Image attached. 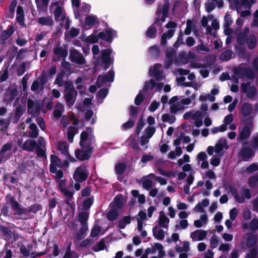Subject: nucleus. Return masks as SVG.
<instances>
[{"label":"nucleus","instance_id":"1","mask_svg":"<svg viewBox=\"0 0 258 258\" xmlns=\"http://www.w3.org/2000/svg\"><path fill=\"white\" fill-rule=\"evenodd\" d=\"M6 204L3 205L0 216L4 217H9L11 216L12 212L10 211V207L14 212L13 215L21 216L23 215H26L30 213L29 207H24L16 201L14 196L10 194H7L5 198Z\"/></svg>","mask_w":258,"mask_h":258},{"label":"nucleus","instance_id":"2","mask_svg":"<svg viewBox=\"0 0 258 258\" xmlns=\"http://www.w3.org/2000/svg\"><path fill=\"white\" fill-rule=\"evenodd\" d=\"M78 92L75 89L73 82L70 80L66 81L64 83L63 97L66 103L69 108H71L74 104Z\"/></svg>","mask_w":258,"mask_h":258},{"label":"nucleus","instance_id":"3","mask_svg":"<svg viewBox=\"0 0 258 258\" xmlns=\"http://www.w3.org/2000/svg\"><path fill=\"white\" fill-rule=\"evenodd\" d=\"M111 53L112 49L107 48L101 51L100 56L97 58L94 57L96 59L94 68L97 70L98 67H101L103 70L106 71L113 62L111 58Z\"/></svg>","mask_w":258,"mask_h":258},{"label":"nucleus","instance_id":"4","mask_svg":"<svg viewBox=\"0 0 258 258\" xmlns=\"http://www.w3.org/2000/svg\"><path fill=\"white\" fill-rule=\"evenodd\" d=\"M114 33L116 34V31L109 28L105 30V31L100 32L97 35L91 34L86 38L85 41L88 43H96L98 42V39L100 38L110 43L113 41Z\"/></svg>","mask_w":258,"mask_h":258},{"label":"nucleus","instance_id":"5","mask_svg":"<svg viewBox=\"0 0 258 258\" xmlns=\"http://www.w3.org/2000/svg\"><path fill=\"white\" fill-rule=\"evenodd\" d=\"M93 139L90 137L89 141L82 149H76L75 151L76 158L81 161L89 160L92 155L93 148L92 147Z\"/></svg>","mask_w":258,"mask_h":258},{"label":"nucleus","instance_id":"6","mask_svg":"<svg viewBox=\"0 0 258 258\" xmlns=\"http://www.w3.org/2000/svg\"><path fill=\"white\" fill-rule=\"evenodd\" d=\"M229 191L234 197L235 200L239 204H242L245 202V199L249 200L251 198V191L249 188L244 186L242 189V197H240L237 188L232 185H228Z\"/></svg>","mask_w":258,"mask_h":258},{"label":"nucleus","instance_id":"7","mask_svg":"<svg viewBox=\"0 0 258 258\" xmlns=\"http://www.w3.org/2000/svg\"><path fill=\"white\" fill-rule=\"evenodd\" d=\"M89 174L87 166L83 164L76 168L73 174V178L76 182H83L87 180Z\"/></svg>","mask_w":258,"mask_h":258},{"label":"nucleus","instance_id":"8","mask_svg":"<svg viewBox=\"0 0 258 258\" xmlns=\"http://www.w3.org/2000/svg\"><path fill=\"white\" fill-rule=\"evenodd\" d=\"M69 57L70 60L72 62L79 65H83L86 63V59L83 55L75 48L70 50Z\"/></svg>","mask_w":258,"mask_h":258},{"label":"nucleus","instance_id":"9","mask_svg":"<svg viewBox=\"0 0 258 258\" xmlns=\"http://www.w3.org/2000/svg\"><path fill=\"white\" fill-rule=\"evenodd\" d=\"M234 73L240 79L247 77L249 79H253L254 77L253 71L250 67L236 68L234 70Z\"/></svg>","mask_w":258,"mask_h":258},{"label":"nucleus","instance_id":"10","mask_svg":"<svg viewBox=\"0 0 258 258\" xmlns=\"http://www.w3.org/2000/svg\"><path fill=\"white\" fill-rule=\"evenodd\" d=\"M255 156V152L249 147H242L240 150L238 157L242 161H249Z\"/></svg>","mask_w":258,"mask_h":258},{"label":"nucleus","instance_id":"11","mask_svg":"<svg viewBox=\"0 0 258 258\" xmlns=\"http://www.w3.org/2000/svg\"><path fill=\"white\" fill-rule=\"evenodd\" d=\"M114 79V72L112 68L110 70L107 74L104 75H99L98 76L96 84L99 87H101L107 81L112 82Z\"/></svg>","mask_w":258,"mask_h":258},{"label":"nucleus","instance_id":"12","mask_svg":"<svg viewBox=\"0 0 258 258\" xmlns=\"http://www.w3.org/2000/svg\"><path fill=\"white\" fill-rule=\"evenodd\" d=\"M249 83H243L241 84V89L243 93H246L248 98L252 99L257 94V89L255 86H249Z\"/></svg>","mask_w":258,"mask_h":258},{"label":"nucleus","instance_id":"13","mask_svg":"<svg viewBox=\"0 0 258 258\" xmlns=\"http://www.w3.org/2000/svg\"><path fill=\"white\" fill-rule=\"evenodd\" d=\"M41 106L38 102L35 105L33 100L29 99L27 101V110L33 116H38L40 113Z\"/></svg>","mask_w":258,"mask_h":258},{"label":"nucleus","instance_id":"14","mask_svg":"<svg viewBox=\"0 0 258 258\" xmlns=\"http://www.w3.org/2000/svg\"><path fill=\"white\" fill-rule=\"evenodd\" d=\"M87 131H83L80 135V146L81 147V148H84V147L85 146H86V144L85 143L87 141L88 139L89 140V138L90 137L93 138V144L94 143L95 140L94 139V137L90 136L89 137L88 133H92V129L91 127H87L86 128Z\"/></svg>","mask_w":258,"mask_h":258},{"label":"nucleus","instance_id":"15","mask_svg":"<svg viewBox=\"0 0 258 258\" xmlns=\"http://www.w3.org/2000/svg\"><path fill=\"white\" fill-rule=\"evenodd\" d=\"M207 232L203 230H196L190 233V237L193 241L203 240L207 235Z\"/></svg>","mask_w":258,"mask_h":258},{"label":"nucleus","instance_id":"16","mask_svg":"<svg viewBox=\"0 0 258 258\" xmlns=\"http://www.w3.org/2000/svg\"><path fill=\"white\" fill-rule=\"evenodd\" d=\"M159 22V18H156L154 23L148 28L146 32V35L147 37L152 39L156 37L157 30L155 25L158 24Z\"/></svg>","mask_w":258,"mask_h":258},{"label":"nucleus","instance_id":"17","mask_svg":"<svg viewBox=\"0 0 258 258\" xmlns=\"http://www.w3.org/2000/svg\"><path fill=\"white\" fill-rule=\"evenodd\" d=\"M252 111V105L248 102L243 103L240 109V112L243 117L251 116Z\"/></svg>","mask_w":258,"mask_h":258},{"label":"nucleus","instance_id":"18","mask_svg":"<svg viewBox=\"0 0 258 258\" xmlns=\"http://www.w3.org/2000/svg\"><path fill=\"white\" fill-rule=\"evenodd\" d=\"M224 27L225 28V33L226 35H230L231 33L232 29H230V26L232 24L233 21L231 15L229 13H227L224 17Z\"/></svg>","mask_w":258,"mask_h":258},{"label":"nucleus","instance_id":"19","mask_svg":"<svg viewBox=\"0 0 258 258\" xmlns=\"http://www.w3.org/2000/svg\"><path fill=\"white\" fill-rule=\"evenodd\" d=\"M25 15L23 7L18 6L17 8L16 21L22 27H26L24 22Z\"/></svg>","mask_w":258,"mask_h":258},{"label":"nucleus","instance_id":"20","mask_svg":"<svg viewBox=\"0 0 258 258\" xmlns=\"http://www.w3.org/2000/svg\"><path fill=\"white\" fill-rule=\"evenodd\" d=\"M37 22L38 24L42 26L51 27L54 24L52 18L50 16L39 17Z\"/></svg>","mask_w":258,"mask_h":258},{"label":"nucleus","instance_id":"21","mask_svg":"<svg viewBox=\"0 0 258 258\" xmlns=\"http://www.w3.org/2000/svg\"><path fill=\"white\" fill-rule=\"evenodd\" d=\"M252 131V128L247 126H243L239 132L237 138L240 140H246L250 137Z\"/></svg>","mask_w":258,"mask_h":258},{"label":"nucleus","instance_id":"22","mask_svg":"<svg viewBox=\"0 0 258 258\" xmlns=\"http://www.w3.org/2000/svg\"><path fill=\"white\" fill-rule=\"evenodd\" d=\"M37 146L36 142L35 140H27L22 145L23 150L27 151H32Z\"/></svg>","mask_w":258,"mask_h":258},{"label":"nucleus","instance_id":"23","mask_svg":"<svg viewBox=\"0 0 258 258\" xmlns=\"http://www.w3.org/2000/svg\"><path fill=\"white\" fill-rule=\"evenodd\" d=\"M95 24L98 26L100 24L98 19L94 15H89L85 18V24L89 27L93 26Z\"/></svg>","mask_w":258,"mask_h":258},{"label":"nucleus","instance_id":"24","mask_svg":"<svg viewBox=\"0 0 258 258\" xmlns=\"http://www.w3.org/2000/svg\"><path fill=\"white\" fill-rule=\"evenodd\" d=\"M175 29L168 30L166 32L164 33L161 37V45L164 46L167 44V40L170 39L174 35Z\"/></svg>","mask_w":258,"mask_h":258},{"label":"nucleus","instance_id":"25","mask_svg":"<svg viewBox=\"0 0 258 258\" xmlns=\"http://www.w3.org/2000/svg\"><path fill=\"white\" fill-rule=\"evenodd\" d=\"M169 223V218L165 216L163 211L160 212L159 220L158 225L162 228H167Z\"/></svg>","mask_w":258,"mask_h":258},{"label":"nucleus","instance_id":"26","mask_svg":"<svg viewBox=\"0 0 258 258\" xmlns=\"http://www.w3.org/2000/svg\"><path fill=\"white\" fill-rule=\"evenodd\" d=\"M229 146L226 144V141L225 139H221L216 144L215 147V152L216 153H220L224 148L227 149Z\"/></svg>","mask_w":258,"mask_h":258},{"label":"nucleus","instance_id":"27","mask_svg":"<svg viewBox=\"0 0 258 258\" xmlns=\"http://www.w3.org/2000/svg\"><path fill=\"white\" fill-rule=\"evenodd\" d=\"M152 231L153 236L156 239L160 240H162L164 239L165 236L164 232L162 229H158V226H154L152 229Z\"/></svg>","mask_w":258,"mask_h":258},{"label":"nucleus","instance_id":"28","mask_svg":"<svg viewBox=\"0 0 258 258\" xmlns=\"http://www.w3.org/2000/svg\"><path fill=\"white\" fill-rule=\"evenodd\" d=\"M53 53L56 55H59L62 57V59L66 58L68 56V51L67 48H62L60 46H56L53 48Z\"/></svg>","mask_w":258,"mask_h":258},{"label":"nucleus","instance_id":"29","mask_svg":"<svg viewBox=\"0 0 258 258\" xmlns=\"http://www.w3.org/2000/svg\"><path fill=\"white\" fill-rule=\"evenodd\" d=\"M69 146L66 142H59L57 144L56 149L63 155H69Z\"/></svg>","mask_w":258,"mask_h":258},{"label":"nucleus","instance_id":"30","mask_svg":"<svg viewBox=\"0 0 258 258\" xmlns=\"http://www.w3.org/2000/svg\"><path fill=\"white\" fill-rule=\"evenodd\" d=\"M79 232L76 234L77 240H81L84 238L86 236V233L88 230V224H81Z\"/></svg>","mask_w":258,"mask_h":258},{"label":"nucleus","instance_id":"31","mask_svg":"<svg viewBox=\"0 0 258 258\" xmlns=\"http://www.w3.org/2000/svg\"><path fill=\"white\" fill-rule=\"evenodd\" d=\"M0 230L8 240H10L13 237V232L8 227L0 225Z\"/></svg>","mask_w":258,"mask_h":258},{"label":"nucleus","instance_id":"32","mask_svg":"<svg viewBox=\"0 0 258 258\" xmlns=\"http://www.w3.org/2000/svg\"><path fill=\"white\" fill-rule=\"evenodd\" d=\"M246 42L249 49L252 50L254 49L257 43L256 36L254 34L250 35L247 38Z\"/></svg>","mask_w":258,"mask_h":258},{"label":"nucleus","instance_id":"33","mask_svg":"<svg viewBox=\"0 0 258 258\" xmlns=\"http://www.w3.org/2000/svg\"><path fill=\"white\" fill-rule=\"evenodd\" d=\"M62 9L61 7L58 6L54 12V16L56 21H63L66 19V15H61Z\"/></svg>","mask_w":258,"mask_h":258},{"label":"nucleus","instance_id":"34","mask_svg":"<svg viewBox=\"0 0 258 258\" xmlns=\"http://www.w3.org/2000/svg\"><path fill=\"white\" fill-rule=\"evenodd\" d=\"M131 217L130 216H125L119 220L117 227L119 229H124L126 225L131 223Z\"/></svg>","mask_w":258,"mask_h":258},{"label":"nucleus","instance_id":"35","mask_svg":"<svg viewBox=\"0 0 258 258\" xmlns=\"http://www.w3.org/2000/svg\"><path fill=\"white\" fill-rule=\"evenodd\" d=\"M253 116L252 115L248 116L247 117H244L242 119L241 121L242 124L244 126H247L250 128L253 129Z\"/></svg>","mask_w":258,"mask_h":258},{"label":"nucleus","instance_id":"36","mask_svg":"<svg viewBox=\"0 0 258 258\" xmlns=\"http://www.w3.org/2000/svg\"><path fill=\"white\" fill-rule=\"evenodd\" d=\"M65 75V72L61 71L60 73H58L56 75L54 83L57 84L58 87L64 86L65 81H63V78Z\"/></svg>","mask_w":258,"mask_h":258},{"label":"nucleus","instance_id":"37","mask_svg":"<svg viewBox=\"0 0 258 258\" xmlns=\"http://www.w3.org/2000/svg\"><path fill=\"white\" fill-rule=\"evenodd\" d=\"M30 131L28 132V135L30 137L32 138H36L38 135V129L34 123H31L29 125Z\"/></svg>","mask_w":258,"mask_h":258},{"label":"nucleus","instance_id":"38","mask_svg":"<svg viewBox=\"0 0 258 258\" xmlns=\"http://www.w3.org/2000/svg\"><path fill=\"white\" fill-rule=\"evenodd\" d=\"M78 219L81 224H88L87 221L89 219V213L86 211L81 212L79 213Z\"/></svg>","mask_w":258,"mask_h":258},{"label":"nucleus","instance_id":"39","mask_svg":"<svg viewBox=\"0 0 258 258\" xmlns=\"http://www.w3.org/2000/svg\"><path fill=\"white\" fill-rule=\"evenodd\" d=\"M49 171L50 173L55 174L56 177L58 179H61L63 176L62 170L61 169L57 170L56 167L52 165L49 167Z\"/></svg>","mask_w":258,"mask_h":258},{"label":"nucleus","instance_id":"40","mask_svg":"<svg viewBox=\"0 0 258 258\" xmlns=\"http://www.w3.org/2000/svg\"><path fill=\"white\" fill-rule=\"evenodd\" d=\"M27 247L29 249H28L24 244H22L20 247V251L25 257H28L30 255V252L32 249V245L31 244H28Z\"/></svg>","mask_w":258,"mask_h":258},{"label":"nucleus","instance_id":"41","mask_svg":"<svg viewBox=\"0 0 258 258\" xmlns=\"http://www.w3.org/2000/svg\"><path fill=\"white\" fill-rule=\"evenodd\" d=\"M119 215L117 209H111L107 214V218L110 221L115 220Z\"/></svg>","mask_w":258,"mask_h":258},{"label":"nucleus","instance_id":"42","mask_svg":"<svg viewBox=\"0 0 258 258\" xmlns=\"http://www.w3.org/2000/svg\"><path fill=\"white\" fill-rule=\"evenodd\" d=\"M126 167V164L124 162L117 163L115 167L116 173L119 175L122 174L124 172Z\"/></svg>","mask_w":258,"mask_h":258},{"label":"nucleus","instance_id":"43","mask_svg":"<svg viewBox=\"0 0 258 258\" xmlns=\"http://www.w3.org/2000/svg\"><path fill=\"white\" fill-rule=\"evenodd\" d=\"M3 180L6 183H15L18 179L11 175L10 173H5L3 177Z\"/></svg>","mask_w":258,"mask_h":258},{"label":"nucleus","instance_id":"44","mask_svg":"<svg viewBox=\"0 0 258 258\" xmlns=\"http://www.w3.org/2000/svg\"><path fill=\"white\" fill-rule=\"evenodd\" d=\"M232 54L233 51L231 50H226L221 54L220 59L222 61H228L231 58Z\"/></svg>","mask_w":258,"mask_h":258},{"label":"nucleus","instance_id":"45","mask_svg":"<svg viewBox=\"0 0 258 258\" xmlns=\"http://www.w3.org/2000/svg\"><path fill=\"white\" fill-rule=\"evenodd\" d=\"M77 133V128L73 126H70L67 132V138L69 141L72 143L73 141V139L75 135Z\"/></svg>","mask_w":258,"mask_h":258},{"label":"nucleus","instance_id":"46","mask_svg":"<svg viewBox=\"0 0 258 258\" xmlns=\"http://www.w3.org/2000/svg\"><path fill=\"white\" fill-rule=\"evenodd\" d=\"M50 164L49 167L52 165L55 167L58 166V167H61V160L55 155H51L50 156Z\"/></svg>","mask_w":258,"mask_h":258},{"label":"nucleus","instance_id":"47","mask_svg":"<svg viewBox=\"0 0 258 258\" xmlns=\"http://www.w3.org/2000/svg\"><path fill=\"white\" fill-rule=\"evenodd\" d=\"M156 83L153 79H151L150 81L145 82L143 88V91L144 92H147L149 88L153 90L156 86Z\"/></svg>","mask_w":258,"mask_h":258},{"label":"nucleus","instance_id":"48","mask_svg":"<svg viewBox=\"0 0 258 258\" xmlns=\"http://www.w3.org/2000/svg\"><path fill=\"white\" fill-rule=\"evenodd\" d=\"M14 30L13 27H9L7 30L2 31L1 37L5 40L8 39L14 33Z\"/></svg>","mask_w":258,"mask_h":258},{"label":"nucleus","instance_id":"49","mask_svg":"<svg viewBox=\"0 0 258 258\" xmlns=\"http://www.w3.org/2000/svg\"><path fill=\"white\" fill-rule=\"evenodd\" d=\"M162 120L163 122L172 124L175 121L176 117L173 115H170L169 114L164 113L162 115Z\"/></svg>","mask_w":258,"mask_h":258},{"label":"nucleus","instance_id":"50","mask_svg":"<svg viewBox=\"0 0 258 258\" xmlns=\"http://www.w3.org/2000/svg\"><path fill=\"white\" fill-rule=\"evenodd\" d=\"M258 183V175L250 176L248 178V184L251 188H254L257 186Z\"/></svg>","mask_w":258,"mask_h":258},{"label":"nucleus","instance_id":"51","mask_svg":"<svg viewBox=\"0 0 258 258\" xmlns=\"http://www.w3.org/2000/svg\"><path fill=\"white\" fill-rule=\"evenodd\" d=\"M247 36L245 33L241 32L237 37V42L239 45H244L247 39Z\"/></svg>","mask_w":258,"mask_h":258},{"label":"nucleus","instance_id":"52","mask_svg":"<svg viewBox=\"0 0 258 258\" xmlns=\"http://www.w3.org/2000/svg\"><path fill=\"white\" fill-rule=\"evenodd\" d=\"M105 246V243L104 240L103 239H101L96 245H94L92 247V249L96 252L102 250L104 249Z\"/></svg>","mask_w":258,"mask_h":258},{"label":"nucleus","instance_id":"53","mask_svg":"<svg viewBox=\"0 0 258 258\" xmlns=\"http://www.w3.org/2000/svg\"><path fill=\"white\" fill-rule=\"evenodd\" d=\"M162 68V64L160 63H155L153 66L150 68L149 69V76H152L155 74L157 72L161 71L160 69Z\"/></svg>","mask_w":258,"mask_h":258},{"label":"nucleus","instance_id":"54","mask_svg":"<svg viewBox=\"0 0 258 258\" xmlns=\"http://www.w3.org/2000/svg\"><path fill=\"white\" fill-rule=\"evenodd\" d=\"M154 245L156 246L157 250L159 251L158 256L159 258H162L166 255L165 251L163 249V246L162 244L159 242L154 243Z\"/></svg>","mask_w":258,"mask_h":258},{"label":"nucleus","instance_id":"55","mask_svg":"<svg viewBox=\"0 0 258 258\" xmlns=\"http://www.w3.org/2000/svg\"><path fill=\"white\" fill-rule=\"evenodd\" d=\"M93 203V198H88L85 199L82 204V207L84 210H87L89 209Z\"/></svg>","mask_w":258,"mask_h":258},{"label":"nucleus","instance_id":"56","mask_svg":"<svg viewBox=\"0 0 258 258\" xmlns=\"http://www.w3.org/2000/svg\"><path fill=\"white\" fill-rule=\"evenodd\" d=\"M122 198V195L121 194H119L114 199L115 205L116 207L119 209L121 208L123 206Z\"/></svg>","mask_w":258,"mask_h":258},{"label":"nucleus","instance_id":"57","mask_svg":"<svg viewBox=\"0 0 258 258\" xmlns=\"http://www.w3.org/2000/svg\"><path fill=\"white\" fill-rule=\"evenodd\" d=\"M145 95L142 93L141 91H139L138 94L135 99V104L136 105H140L145 99Z\"/></svg>","mask_w":258,"mask_h":258},{"label":"nucleus","instance_id":"58","mask_svg":"<svg viewBox=\"0 0 258 258\" xmlns=\"http://www.w3.org/2000/svg\"><path fill=\"white\" fill-rule=\"evenodd\" d=\"M30 213L34 214L37 213L42 209V207L39 204H35L29 207Z\"/></svg>","mask_w":258,"mask_h":258},{"label":"nucleus","instance_id":"59","mask_svg":"<svg viewBox=\"0 0 258 258\" xmlns=\"http://www.w3.org/2000/svg\"><path fill=\"white\" fill-rule=\"evenodd\" d=\"M137 117H130L128 121L122 124V126L124 128H129L134 126L135 123V121L137 120Z\"/></svg>","mask_w":258,"mask_h":258},{"label":"nucleus","instance_id":"60","mask_svg":"<svg viewBox=\"0 0 258 258\" xmlns=\"http://www.w3.org/2000/svg\"><path fill=\"white\" fill-rule=\"evenodd\" d=\"M258 170V163H254L248 166H247L245 169V172L248 174L252 173L253 172Z\"/></svg>","mask_w":258,"mask_h":258},{"label":"nucleus","instance_id":"61","mask_svg":"<svg viewBox=\"0 0 258 258\" xmlns=\"http://www.w3.org/2000/svg\"><path fill=\"white\" fill-rule=\"evenodd\" d=\"M26 62H23L20 66L17 69L16 72L18 76H22L26 72Z\"/></svg>","mask_w":258,"mask_h":258},{"label":"nucleus","instance_id":"62","mask_svg":"<svg viewBox=\"0 0 258 258\" xmlns=\"http://www.w3.org/2000/svg\"><path fill=\"white\" fill-rule=\"evenodd\" d=\"M13 147L12 143H7L5 144L2 147L0 153L5 155V153L8 151L12 150Z\"/></svg>","mask_w":258,"mask_h":258},{"label":"nucleus","instance_id":"63","mask_svg":"<svg viewBox=\"0 0 258 258\" xmlns=\"http://www.w3.org/2000/svg\"><path fill=\"white\" fill-rule=\"evenodd\" d=\"M156 132V128L154 126H148L146 128L145 130V133L146 134V136L147 137L151 138L153 135L155 134Z\"/></svg>","mask_w":258,"mask_h":258},{"label":"nucleus","instance_id":"64","mask_svg":"<svg viewBox=\"0 0 258 258\" xmlns=\"http://www.w3.org/2000/svg\"><path fill=\"white\" fill-rule=\"evenodd\" d=\"M250 146L253 149L258 150V134L252 137Z\"/></svg>","mask_w":258,"mask_h":258}]
</instances>
